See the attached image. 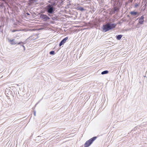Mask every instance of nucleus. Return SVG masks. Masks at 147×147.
I'll use <instances>...</instances> for the list:
<instances>
[{
  "instance_id": "f257e3e1",
  "label": "nucleus",
  "mask_w": 147,
  "mask_h": 147,
  "mask_svg": "<svg viewBox=\"0 0 147 147\" xmlns=\"http://www.w3.org/2000/svg\"><path fill=\"white\" fill-rule=\"evenodd\" d=\"M46 10L47 12L48 15L53 20H55L56 18L53 16L55 15V8L52 5L49 4L47 6Z\"/></svg>"
},
{
  "instance_id": "f03ea898",
  "label": "nucleus",
  "mask_w": 147,
  "mask_h": 147,
  "mask_svg": "<svg viewBox=\"0 0 147 147\" xmlns=\"http://www.w3.org/2000/svg\"><path fill=\"white\" fill-rule=\"evenodd\" d=\"M116 25L111 22H108L105 25H103L102 27V30L104 32H106L115 28Z\"/></svg>"
},
{
  "instance_id": "7ed1b4c3",
  "label": "nucleus",
  "mask_w": 147,
  "mask_h": 147,
  "mask_svg": "<svg viewBox=\"0 0 147 147\" xmlns=\"http://www.w3.org/2000/svg\"><path fill=\"white\" fill-rule=\"evenodd\" d=\"M97 138V137L94 136L86 141L84 144V147H88Z\"/></svg>"
},
{
  "instance_id": "20e7f679",
  "label": "nucleus",
  "mask_w": 147,
  "mask_h": 147,
  "mask_svg": "<svg viewBox=\"0 0 147 147\" xmlns=\"http://www.w3.org/2000/svg\"><path fill=\"white\" fill-rule=\"evenodd\" d=\"M40 17L42 19L45 21H49L51 18L50 17L44 14H41Z\"/></svg>"
},
{
  "instance_id": "39448f33",
  "label": "nucleus",
  "mask_w": 147,
  "mask_h": 147,
  "mask_svg": "<svg viewBox=\"0 0 147 147\" xmlns=\"http://www.w3.org/2000/svg\"><path fill=\"white\" fill-rule=\"evenodd\" d=\"M68 37H65L60 42L59 46V47L61 46L62 45H63L64 43H65L66 40H67Z\"/></svg>"
},
{
  "instance_id": "423d86ee",
  "label": "nucleus",
  "mask_w": 147,
  "mask_h": 147,
  "mask_svg": "<svg viewBox=\"0 0 147 147\" xmlns=\"http://www.w3.org/2000/svg\"><path fill=\"white\" fill-rule=\"evenodd\" d=\"M119 9L117 7H114L113 9H112V11L110 12L111 14H113L115 13V12H117L119 11Z\"/></svg>"
},
{
  "instance_id": "0eeeda50",
  "label": "nucleus",
  "mask_w": 147,
  "mask_h": 147,
  "mask_svg": "<svg viewBox=\"0 0 147 147\" xmlns=\"http://www.w3.org/2000/svg\"><path fill=\"white\" fill-rule=\"evenodd\" d=\"M144 21V16H142L139 19L138 22L139 24H142Z\"/></svg>"
},
{
  "instance_id": "6e6552de",
  "label": "nucleus",
  "mask_w": 147,
  "mask_h": 147,
  "mask_svg": "<svg viewBox=\"0 0 147 147\" xmlns=\"http://www.w3.org/2000/svg\"><path fill=\"white\" fill-rule=\"evenodd\" d=\"M8 40L10 43L12 45H14L17 44V42L15 41L14 39H10L9 38H7Z\"/></svg>"
},
{
  "instance_id": "1a4fd4ad",
  "label": "nucleus",
  "mask_w": 147,
  "mask_h": 147,
  "mask_svg": "<svg viewBox=\"0 0 147 147\" xmlns=\"http://www.w3.org/2000/svg\"><path fill=\"white\" fill-rule=\"evenodd\" d=\"M138 12L135 11H131L130 12V14L133 16H136L138 14Z\"/></svg>"
},
{
  "instance_id": "9d476101",
  "label": "nucleus",
  "mask_w": 147,
  "mask_h": 147,
  "mask_svg": "<svg viewBox=\"0 0 147 147\" xmlns=\"http://www.w3.org/2000/svg\"><path fill=\"white\" fill-rule=\"evenodd\" d=\"M109 71H108L106 70L102 72L101 74L102 75L107 74H108L109 73Z\"/></svg>"
},
{
  "instance_id": "9b49d317",
  "label": "nucleus",
  "mask_w": 147,
  "mask_h": 147,
  "mask_svg": "<svg viewBox=\"0 0 147 147\" xmlns=\"http://www.w3.org/2000/svg\"><path fill=\"white\" fill-rule=\"evenodd\" d=\"M77 9L78 10L82 11L84 10L83 7H77Z\"/></svg>"
},
{
  "instance_id": "f8f14e48",
  "label": "nucleus",
  "mask_w": 147,
  "mask_h": 147,
  "mask_svg": "<svg viewBox=\"0 0 147 147\" xmlns=\"http://www.w3.org/2000/svg\"><path fill=\"white\" fill-rule=\"evenodd\" d=\"M38 37H37L36 38H32V37H29L28 38H27L26 39V40H27V41H28V39L30 40V41H31L33 40H35V39H36Z\"/></svg>"
},
{
  "instance_id": "ddd939ff",
  "label": "nucleus",
  "mask_w": 147,
  "mask_h": 147,
  "mask_svg": "<svg viewBox=\"0 0 147 147\" xmlns=\"http://www.w3.org/2000/svg\"><path fill=\"white\" fill-rule=\"evenodd\" d=\"M49 54L50 55H53L55 54V51H51L50 52Z\"/></svg>"
},
{
  "instance_id": "4468645a",
  "label": "nucleus",
  "mask_w": 147,
  "mask_h": 147,
  "mask_svg": "<svg viewBox=\"0 0 147 147\" xmlns=\"http://www.w3.org/2000/svg\"><path fill=\"white\" fill-rule=\"evenodd\" d=\"M24 44L23 42H20L18 43H17V44L18 45H20L21 46H22V45H22V44Z\"/></svg>"
},
{
  "instance_id": "2eb2a0df",
  "label": "nucleus",
  "mask_w": 147,
  "mask_h": 147,
  "mask_svg": "<svg viewBox=\"0 0 147 147\" xmlns=\"http://www.w3.org/2000/svg\"><path fill=\"white\" fill-rule=\"evenodd\" d=\"M30 2L31 3H34V2H36L37 1V0H30Z\"/></svg>"
},
{
  "instance_id": "dca6fc26",
  "label": "nucleus",
  "mask_w": 147,
  "mask_h": 147,
  "mask_svg": "<svg viewBox=\"0 0 147 147\" xmlns=\"http://www.w3.org/2000/svg\"><path fill=\"white\" fill-rule=\"evenodd\" d=\"M53 1L54 3L53 5L55 4L57 2L58 0H53Z\"/></svg>"
},
{
  "instance_id": "f3484780",
  "label": "nucleus",
  "mask_w": 147,
  "mask_h": 147,
  "mask_svg": "<svg viewBox=\"0 0 147 147\" xmlns=\"http://www.w3.org/2000/svg\"><path fill=\"white\" fill-rule=\"evenodd\" d=\"M123 36L122 35L120 34V35H116L115 37H122Z\"/></svg>"
},
{
  "instance_id": "a211bd4d",
  "label": "nucleus",
  "mask_w": 147,
  "mask_h": 147,
  "mask_svg": "<svg viewBox=\"0 0 147 147\" xmlns=\"http://www.w3.org/2000/svg\"><path fill=\"white\" fill-rule=\"evenodd\" d=\"M122 37H116V38L118 40H120Z\"/></svg>"
},
{
  "instance_id": "6ab92c4d",
  "label": "nucleus",
  "mask_w": 147,
  "mask_h": 147,
  "mask_svg": "<svg viewBox=\"0 0 147 147\" xmlns=\"http://www.w3.org/2000/svg\"><path fill=\"white\" fill-rule=\"evenodd\" d=\"M36 111H33V114H34V116H36Z\"/></svg>"
},
{
  "instance_id": "aec40b11",
  "label": "nucleus",
  "mask_w": 147,
  "mask_h": 147,
  "mask_svg": "<svg viewBox=\"0 0 147 147\" xmlns=\"http://www.w3.org/2000/svg\"><path fill=\"white\" fill-rule=\"evenodd\" d=\"M138 6V4H137V3H136L135 5V7H137Z\"/></svg>"
},
{
  "instance_id": "412c9836",
  "label": "nucleus",
  "mask_w": 147,
  "mask_h": 147,
  "mask_svg": "<svg viewBox=\"0 0 147 147\" xmlns=\"http://www.w3.org/2000/svg\"><path fill=\"white\" fill-rule=\"evenodd\" d=\"M16 31L17 30H11V32H16Z\"/></svg>"
},
{
  "instance_id": "4be33fe9",
  "label": "nucleus",
  "mask_w": 147,
  "mask_h": 147,
  "mask_svg": "<svg viewBox=\"0 0 147 147\" xmlns=\"http://www.w3.org/2000/svg\"><path fill=\"white\" fill-rule=\"evenodd\" d=\"M22 46L23 47L24 50H25V47L23 45H22Z\"/></svg>"
},
{
  "instance_id": "5701e85b",
  "label": "nucleus",
  "mask_w": 147,
  "mask_h": 147,
  "mask_svg": "<svg viewBox=\"0 0 147 147\" xmlns=\"http://www.w3.org/2000/svg\"><path fill=\"white\" fill-rule=\"evenodd\" d=\"M26 14L27 15H30V14L28 13V12H27L26 13Z\"/></svg>"
},
{
  "instance_id": "b1692460",
  "label": "nucleus",
  "mask_w": 147,
  "mask_h": 147,
  "mask_svg": "<svg viewBox=\"0 0 147 147\" xmlns=\"http://www.w3.org/2000/svg\"><path fill=\"white\" fill-rule=\"evenodd\" d=\"M3 26V24H1V25H0V27H1H1L2 26Z\"/></svg>"
},
{
  "instance_id": "393cba45",
  "label": "nucleus",
  "mask_w": 147,
  "mask_h": 147,
  "mask_svg": "<svg viewBox=\"0 0 147 147\" xmlns=\"http://www.w3.org/2000/svg\"><path fill=\"white\" fill-rule=\"evenodd\" d=\"M137 129V128L136 127H135V128H134V130H136V129Z\"/></svg>"
},
{
  "instance_id": "a878e982",
  "label": "nucleus",
  "mask_w": 147,
  "mask_h": 147,
  "mask_svg": "<svg viewBox=\"0 0 147 147\" xmlns=\"http://www.w3.org/2000/svg\"><path fill=\"white\" fill-rule=\"evenodd\" d=\"M16 95L17 96L18 95V94L17 93V92H16Z\"/></svg>"
},
{
  "instance_id": "bb28decb",
  "label": "nucleus",
  "mask_w": 147,
  "mask_h": 147,
  "mask_svg": "<svg viewBox=\"0 0 147 147\" xmlns=\"http://www.w3.org/2000/svg\"><path fill=\"white\" fill-rule=\"evenodd\" d=\"M18 94H19V93L18 92Z\"/></svg>"
}]
</instances>
